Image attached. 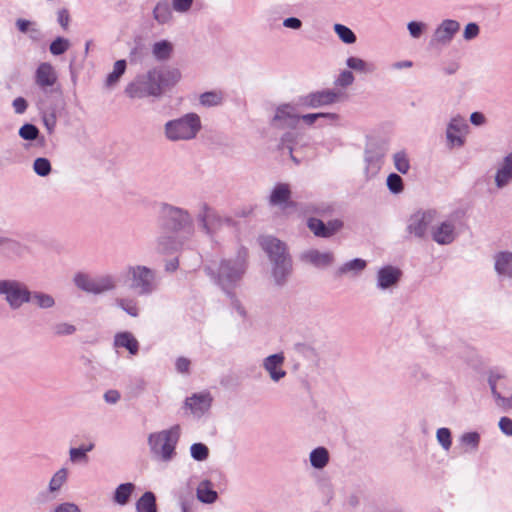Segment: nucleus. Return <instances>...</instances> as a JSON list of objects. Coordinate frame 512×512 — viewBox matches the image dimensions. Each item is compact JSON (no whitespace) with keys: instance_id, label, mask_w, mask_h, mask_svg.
I'll return each mask as SVG.
<instances>
[{"instance_id":"5701e85b","label":"nucleus","mask_w":512,"mask_h":512,"mask_svg":"<svg viewBox=\"0 0 512 512\" xmlns=\"http://www.w3.org/2000/svg\"><path fill=\"white\" fill-rule=\"evenodd\" d=\"M35 78L37 85L45 89L55 84L57 75L52 65L44 62L38 66Z\"/></svg>"},{"instance_id":"f257e3e1","label":"nucleus","mask_w":512,"mask_h":512,"mask_svg":"<svg viewBox=\"0 0 512 512\" xmlns=\"http://www.w3.org/2000/svg\"><path fill=\"white\" fill-rule=\"evenodd\" d=\"M165 232L157 238V249L166 253L187 245L194 235L193 218L187 210L170 205H161Z\"/></svg>"},{"instance_id":"6e6d98bb","label":"nucleus","mask_w":512,"mask_h":512,"mask_svg":"<svg viewBox=\"0 0 512 512\" xmlns=\"http://www.w3.org/2000/svg\"><path fill=\"white\" fill-rule=\"evenodd\" d=\"M53 331L58 336H66L71 335L76 331V328L74 325L70 323H58L53 327Z\"/></svg>"},{"instance_id":"bf43d9fd","label":"nucleus","mask_w":512,"mask_h":512,"mask_svg":"<svg viewBox=\"0 0 512 512\" xmlns=\"http://www.w3.org/2000/svg\"><path fill=\"white\" fill-rule=\"evenodd\" d=\"M193 0H172V7L176 12L186 13L190 10Z\"/></svg>"},{"instance_id":"473e14b6","label":"nucleus","mask_w":512,"mask_h":512,"mask_svg":"<svg viewBox=\"0 0 512 512\" xmlns=\"http://www.w3.org/2000/svg\"><path fill=\"white\" fill-rule=\"evenodd\" d=\"M126 70V61L125 60H118L114 63L113 70L107 75L105 86L107 88H113L118 81L120 80L121 76L125 73Z\"/></svg>"},{"instance_id":"c9c22d12","label":"nucleus","mask_w":512,"mask_h":512,"mask_svg":"<svg viewBox=\"0 0 512 512\" xmlns=\"http://www.w3.org/2000/svg\"><path fill=\"white\" fill-rule=\"evenodd\" d=\"M366 261L360 258L353 259L344 263L341 267L338 268V275H345L349 272L357 274L363 271L366 268Z\"/></svg>"},{"instance_id":"e433bc0d","label":"nucleus","mask_w":512,"mask_h":512,"mask_svg":"<svg viewBox=\"0 0 512 512\" xmlns=\"http://www.w3.org/2000/svg\"><path fill=\"white\" fill-rule=\"evenodd\" d=\"M134 490V485L132 483H124L120 484L114 493V501L119 505H125L132 492Z\"/></svg>"},{"instance_id":"7ed1b4c3","label":"nucleus","mask_w":512,"mask_h":512,"mask_svg":"<svg viewBox=\"0 0 512 512\" xmlns=\"http://www.w3.org/2000/svg\"><path fill=\"white\" fill-rule=\"evenodd\" d=\"M163 81V72L158 69H152L145 74L137 76L130 82L125 88V93L132 99L149 96L157 97L162 94Z\"/></svg>"},{"instance_id":"774afa93","label":"nucleus","mask_w":512,"mask_h":512,"mask_svg":"<svg viewBox=\"0 0 512 512\" xmlns=\"http://www.w3.org/2000/svg\"><path fill=\"white\" fill-rule=\"evenodd\" d=\"M12 105L17 114H22L27 109V101L23 97L14 99Z\"/></svg>"},{"instance_id":"6ab92c4d","label":"nucleus","mask_w":512,"mask_h":512,"mask_svg":"<svg viewBox=\"0 0 512 512\" xmlns=\"http://www.w3.org/2000/svg\"><path fill=\"white\" fill-rule=\"evenodd\" d=\"M401 276V270L396 267L390 265L382 267L377 272V286L382 290L392 288L397 285Z\"/></svg>"},{"instance_id":"a18cd8bd","label":"nucleus","mask_w":512,"mask_h":512,"mask_svg":"<svg viewBox=\"0 0 512 512\" xmlns=\"http://www.w3.org/2000/svg\"><path fill=\"white\" fill-rule=\"evenodd\" d=\"M33 170L39 176H47L51 172V164L47 158L39 157L34 160Z\"/></svg>"},{"instance_id":"4c0bfd02","label":"nucleus","mask_w":512,"mask_h":512,"mask_svg":"<svg viewBox=\"0 0 512 512\" xmlns=\"http://www.w3.org/2000/svg\"><path fill=\"white\" fill-rule=\"evenodd\" d=\"M387 153V147L382 144L375 148L374 145H370V147L365 152V160L372 164V163H379L382 158Z\"/></svg>"},{"instance_id":"864d4df0","label":"nucleus","mask_w":512,"mask_h":512,"mask_svg":"<svg viewBox=\"0 0 512 512\" xmlns=\"http://www.w3.org/2000/svg\"><path fill=\"white\" fill-rule=\"evenodd\" d=\"M387 187L394 194L401 193L403 191L402 178L395 173L389 174L387 177Z\"/></svg>"},{"instance_id":"c756f323","label":"nucleus","mask_w":512,"mask_h":512,"mask_svg":"<svg viewBox=\"0 0 512 512\" xmlns=\"http://www.w3.org/2000/svg\"><path fill=\"white\" fill-rule=\"evenodd\" d=\"M137 512H157L156 498L152 492H145L136 502Z\"/></svg>"},{"instance_id":"aec40b11","label":"nucleus","mask_w":512,"mask_h":512,"mask_svg":"<svg viewBox=\"0 0 512 512\" xmlns=\"http://www.w3.org/2000/svg\"><path fill=\"white\" fill-rule=\"evenodd\" d=\"M337 99L338 94L332 90L318 91L307 95L303 100V104L308 107L318 108L332 104L336 102Z\"/></svg>"},{"instance_id":"13d9d810","label":"nucleus","mask_w":512,"mask_h":512,"mask_svg":"<svg viewBox=\"0 0 512 512\" xmlns=\"http://www.w3.org/2000/svg\"><path fill=\"white\" fill-rule=\"evenodd\" d=\"M408 31L413 38H419L425 29V24L422 22L411 21L407 25Z\"/></svg>"},{"instance_id":"4be33fe9","label":"nucleus","mask_w":512,"mask_h":512,"mask_svg":"<svg viewBox=\"0 0 512 512\" xmlns=\"http://www.w3.org/2000/svg\"><path fill=\"white\" fill-rule=\"evenodd\" d=\"M300 117L296 114L294 107L285 104L277 108L274 121L279 122L281 127H296Z\"/></svg>"},{"instance_id":"0eeeda50","label":"nucleus","mask_w":512,"mask_h":512,"mask_svg":"<svg viewBox=\"0 0 512 512\" xmlns=\"http://www.w3.org/2000/svg\"><path fill=\"white\" fill-rule=\"evenodd\" d=\"M0 295H4L12 309H18L30 301V291L27 286L16 280H0Z\"/></svg>"},{"instance_id":"f3484780","label":"nucleus","mask_w":512,"mask_h":512,"mask_svg":"<svg viewBox=\"0 0 512 512\" xmlns=\"http://www.w3.org/2000/svg\"><path fill=\"white\" fill-rule=\"evenodd\" d=\"M260 243L263 250L268 254L271 263L289 256L286 245L277 238L266 236L261 238Z\"/></svg>"},{"instance_id":"052dcab7","label":"nucleus","mask_w":512,"mask_h":512,"mask_svg":"<svg viewBox=\"0 0 512 512\" xmlns=\"http://www.w3.org/2000/svg\"><path fill=\"white\" fill-rule=\"evenodd\" d=\"M479 35V26L476 23H469L465 26L463 38L467 41L476 38Z\"/></svg>"},{"instance_id":"49530a36","label":"nucleus","mask_w":512,"mask_h":512,"mask_svg":"<svg viewBox=\"0 0 512 512\" xmlns=\"http://www.w3.org/2000/svg\"><path fill=\"white\" fill-rule=\"evenodd\" d=\"M346 65L350 69H353V70L359 71V72H363V73H368V72L373 71V68L370 65H368L364 60L357 58V57H349L346 60Z\"/></svg>"},{"instance_id":"0e129e2a","label":"nucleus","mask_w":512,"mask_h":512,"mask_svg":"<svg viewBox=\"0 0 512 512\" xmlns=\"http://www.w3.org/2000/svg\"><path fill=\"white\" fill-rule=\"evenodd\" d=\"M54 512H81L79 506L72 502H64L57 505Z\"/></svg>"},{"instance_id":"2f4dec72","label":"nucleus","mask_w":512,"mask_h":512,"mask_svg":"<svg viewBox=\"0 0 512 512\" xmlns=\"http://www.w3.org/2000/svg\"><path fill=\"white\" fill-rule=\"evenodd\" d=\"M153 17L159 24L168 23L172 18V11L167 1L158 2L153 10Z\"/></svg>"},{"instance_id":"680f3d73","label":"nucleus","mask_w":512,"mask_h":512,"mask_svg":"<svg viewBox=\"0 0 512 512\" xmlns=\"http://www.w3.org/2000/svg\"><path fill=\"white\" fill-rule=\"evenodd\" d=\"M354 82V76L351 71H343L336 80V84L342 87L351 85Z\"/></svg>"},{"instance_id":"f03ea898","label":"nucleus","mask_w":512,"mask_h":512,"mask_svg":"<svg viewBox=\"0 0 512 512\" xmlns=\"http://www.w3.org/2000/svg\"><path fill=\"white\" fill-rule=\"evenodd\" d=\"M201 127L200 117L196 113H188L166 122L164 135L172 142L189 141L196 138Z\"/></svg>"},{"instance_id":"4468645a","label":"nucleus","mask_w":512,"mask_h":512,"mask_svg":"<svg viewBox=\"0 0 512 512\" xmlns=\"http://www.w3.org/2000/svg\"><path fill=\"white\" fill-rule=\"evenodd\" d=\"M284 361L285 357L282 352L272 354L263 360V367L274 382H278L286 376V371L283 369Z\"/></svg>"},{"instance_id":"20e7f679","label":"nucleus","mask_w":512,"mask_h":512,"mask_svg":"<svg viewBox=\"0 0 512 512\" xmlns=\"http://www.w3.org/2000/svg\"><path fill=\"white\" fill-rule=\"evenodd\" d=\"M179 434L180 428L177 425L168 430L150 434L148 444L151 451L162 460L169 461L173 457Z\"/></svg>"},{"instance_id":"f8f14e48","label":"nucleus","mask_w":512,"mask_h":512,"mask_svg":"<svg viewBox=\"0 0 512 512\" xmlns=\"http://www.w3.org/2000/svg\"><path fill=\"white\" fill-rule=\"evenodd\" d=\"M459 30L460 23L458 21L445 19L435 29L431 43L436 45H448Z\"/></svg>"},{"instance_id":"a19ab883","label":"nucleus","mask_w":512,"mask_h":512,"mask_svg":"<svg viewBox=\"0 0 512 512\" xmlns=\"http://www.w3.org/2000/svg\"><path fill=\"white\" fill-rule=\"evenodd\" d=\"M394 166L396 170L402 174H406L410 169L409 159L405 152L399 151L393 156Z\"/></svg>"},{"instance_id":"423d86ee","label":"nucleus","mask_w":512,"mask_h":512,"mask_svg":"<svg viewBox=\"0 0 512 512\" xmlns=\"http://www.w3.org/2000/svg\"><path fill=\"white\" fill-rule=\"evenodd\" d=\"M74 283L79 289L92 294H102L116 287L115 278L111 275L91 278L85 273H77L74 276Z\"/></svg>"},{"instance_id":"a211bd4d","label":"nucleus","mask_w":512,"mask_h":512,"mask_svg":"<svg viewBox=\"0 0 512 512\" xmlns=\"http://www.w3.org/2000/svg\"><path fill=\"white\" fill-rule=\"evenodd\" d=\"M468 125L464 118L454 117L450 121L447 128V139L450 144L461 146L464 143V136L467 132Z\"/></svg>"},{"instance_id":"79ce46f5","label":"nucleus","mask_w":512,"mask_h":512,"mask_svg":"<svg viewBox=\"0 0 512 512\" xmlns=\"http://www.w3.org/2000/svg\"><path fill=\"white\" fill-rule=\"evenodd\" d=\"M480 441V435L477 432L464 433L460 437L461 444L466 447L467 450H476Z\"/></svg>"},{"instance_id":"bb28decb","label":"nucleus","mask_w":512,"mask_h":512,"mask_svg":"<svg viewBox=\"0 0 512 512\" xmlns=\"http://www.w3.org/2000/svg\"><path fill=\"white\" fill-rule=\"evenodd\" d=\"M197 499L202 503L212 504L217 500L218 494L212 488L209 480L200 482L196 490Z\"/></svg>"},{"instance_id":"de8ad7c7","label":"nucleus","mask_w":512,"mask_h":512,"mask_svg":"<svg viewBox=\"0 0 512 512\" xmlns=\"http://www.w3.org/2000/svg\"><path fill=\"white\" fill-rule=\"evenodd\" d=\"M301 119L308 125H312L318 119H327L329 121H337L338 115L335 113H311L301 116Z\"/></svg>"},{"instance_id":"2eb2a0df","label":"nucleus","mask_w":512,"mask_h":512,"mask_svg":"<svg viewBox=\"0 0 512 512\" xmlns=\"http://www.w3.org/2000/svg\"><path fill=\"white\" fill-rule=\"evenodd\" d=\"M432 239L440 244L447 245L456 237L455 224L452 220H445L431 229Z\"/></svg>"},{"instance_id":"37998d69","label":"nucleus","mask_w":512,"mask_h":512,"mask_svg":"<svg viewBox=\"0 0 512 512\" xmlns=\"http://www.w3.org/2000/svg\"><path fill=\"white\" fill-rule=\"evenodd\" d=\"M309 229L317 237L328 238L326 224L317 218H310L307 222Z\"/></svg>"},{"instance_id":"393cba45","label":"nucleus","mask_w":512,"mask_h":512,"mask_svg":"<svg viewBox=\"0 0 512 512\" xmlns=\"http://www.w3.org/2000/svg\"><path fill=\"white\" fill-rule=\"evenodd\" d=\"M212 398L208 393L195 394L186 400V406L190 408L193 414L202 415L211 406Z\"/></svg>"},{"instance_id":"c85d7f7f","label":"nucleus","mask_w":512,"mask_h":512,"mask_svg":"<svg viewBox=\"0 0 512 512\" xmlns=\"http://www.w3.org/2000/svg\"><path fill=\"white\" fill-rule=\"evenodd\" d=\"M114 344L116 347L126 348L131 354H136L139 348L138 341L130 332L118 333L115 336Z\"/></svg>"},{"instance_id":"c03bdc74","label":"nucleus","mask_w":512,"mask_h":512,"mask_svg":"<svg viewBox=\"0 0 512 512\" xmlns=\"http://www.w3.org/2000/svg\"><path fill=\"white\" fill-rule=\"evenodd\" d=\"M115 301L117 306L124 310L130 316L136 317L138 315V307L133 299L116 298Z\"/></svg>"},{"instance_id":"9d476101","label":"nucleus","mask_w":512,"mask_h":512,"mask_svg":"<svg viewBox=\"0 0 512 512\" xmlns=\"http://www.w3.org/2000/svg\"><path fill=\"white\" fill-rule=\"evenodd\" d=\"M437 219L435 210L417 211L408 220L407 230L418 238H423Z\"/></svg>"},{"instance_id":"a878e982","label":"nucleus","mask_w":512,"mask_h":512,"mask_svg":"<svg viewBox=\"0 0 512 512\" xmlns=\"http://www.w3.org/2000/svg\"><path fill=\"white\" fill-rule=\"evenodd\" d=\"M69 476V470L65 467L58 469L50 478L48 483V493L57 495L61 488L66 484Z\"/></svg>"},{"instance_id":"ddd939ff","label":"nucleus","mask_w":512,"mask_h":512,"mask_svg":"<svg viewBox=\"0 0 512 512\" xmlns=\"http://www.w3.org/2000/svg\"><path fill=\"white\" fill-rule=\"evenodd\" d=\"M494 182L498 189H503L512 183V152L498 162Z\"/></svg>"},{"instance_id":"39448f33","label":"nucleus","mask_w":512,"mask_h":512,"mask_svg":"<svg viewBox=\"0 0 512 512\" xmlns=\"http://www.w3.org/2000/svg\"><path fill=\"white\" fill-rule=\"evenodd\" d=\"M127 278L130 281V287L139 295L150 294L157 287L155 272L146 266H129Z\"/></svg>"},{"instance_id":"1a4fd4ad","label":"nucleus","mask_w":512,"mask_h":512,"mask_svg":"<svg viewBox=\"0 0 512 512\" xmlns=\"http://www.w3.org/2000/svg\"><path fill=\"white\" fill-rule=\"evenodd\" d=\"M244 271V256H238L235 260L222 261L218 270L219 283L224 289H227L241 278Z\"/></svg>"},{"instance_id":"dca6fc26","label":"nucleus","mask_w":512,"mask_h":512,"mask_svg":"<svg viewBox=\"0 0 512 512\" xmlns=\"http://www.w3.org/2000/svg\"><path fill=\"white\" fill-rule=\"evenodd\" d=\"M300 259L307 264L317 268H325L330 266L334 261L332 252H321L317 249H308L301 253Z\"/></svg>"},{"instance_id":"412c9836","label":"nucleus","mask_w":512,"mask_h":512,"mask_svg":"<svg viewBox=\"0 0 512 512\" xmlns=\"http://www.w3.org/2000/svg\"><path fill=\"white\" fill-rule=\"evenodd\" d=\"M292 269L290 257L282 258L272 262V278L276 285L282 286L286 283Z\"/></svg>"},{"instance_id":"338daca9","label":"nucleus","mask_w":512,"mask_h":512,"mask_svg":"<svg viewBox=\"0 0 512 512\" xmlns=\"http://www.w3.org/2000/svg\"><path fill=\"white\" fill-rule=\"evenodd\" d=\"M500 430L507 436H512V420L508 417H501L499 420Z\"/></svg>"},{"instance_id":"b1692460","label":"nucleus","mask_w":512,"mask_h":512,"mask_svg":"<svg viewBox=\"0 0 512 512\" xmlns=\"http://www.w3.org/2000/svg\"><path fill=\"white\" fill-rule=\"evenodd\" d=\"M494 268L498 275L512 278V251H500L494 256Z\"/></svg>"},{"instance_id":"09e8293b","label":"nucleus","mask_w":512,"mask_h":512,"mask_svg":"<svg viewBox=\"0 0 512 512\" xmlns=\"http://www.w3.org/2000/svg\"><path fill=\"white\" fill-rule=\"evenodd\" d=\"M19 136L24 140H36L39 136V129L33 125L26 123L19 129Z\"/></svg>"},{"instance_id":"9b49d317","label":"nucleus","mask_w":512,"mask_h":512,"mask_svg":"<svg viewBox=\"0 0 512 512\" xmlns=\"http://www.w3.org/2000/svg\"><path fill=\"white\" fill-rule=\"evenodd\" d=\"M199 220L202 223L203 229L207 234H214L223 226H230L232 221L229 218H224L214 212L206 204H203L202 210L199 213Z\"/></svg>"},{"instance_id":"603ef678","label":"nucleus","mask_w":512,"mask_h":512,"mask_svg":"<svg viewBox=\"0 0 512 512\" xmlns=\"http://www.w3.org/2000/svg\"><path fill=\"white\" fill-rule=\"evenodd\" d=\"M191 456L197 461H204L208 458L209 450L202 443H194L190 448Z\"/></svg>"},{"instance_id":"5fc2aeb1","label":"nucleus","mask_w":512,"mask_h":512,"mask_svg":"<svg viewBox=\"0 0 512 512\" xmlns=\"http://www.w3.org/2000/svg\"><path fill=\"white\" fill-rule=\"evenodd\" d=\"M436 438L442 448L448 451L451 447V432L448 428H439L436 432Z\"/></svg>"},{"instance_id":"4d7b16f0","label":"nucleus","mask_w":512,"mask_h":512,"mask_svg":"<svg viewBox=\"0 0 512 512\" xmlns=\"http://www.w3.org/2000/svg\"><path fill=\"white\" fill-rule=\"evenodd\" d=\"M293 139L294 135L292 133H286L281 139L280 147L281 149H287L291 159L298 164L299 160L294 157L293 148L291 146Z\"/></svg>"},{"instance_id":"8fccbe9b","label":"nucleus","mask_w":512,"mask_h":512,"mask_svg":"<svg viewBox=\"0 0 512 512\" xmlns=\"http://www.w3.org/2000/svg\"><path fill=\"white\" fill-rule=\"evenodd\" d=\"M70 46L69 40L63 37H57L52 43L50 44V52L53 55H61L65 53Z\"/></svg>"},{"instance_id":"72a5a7b5","label":"nucleus","mask_w":512,"mask_h":512,"mask_svg":"<svg viewBox=\"0 0 512 512\" xmlns=\"http://www.w3.org/2000/svg\"><path fill=\"white\" fill-rule=\"evenodd\" d=\"M30 303L41 309H49L55 305L54 298L43 292H30Z\"/></svg>"},{"instance_id":"6e6552de","label":"nucleus","mask_w":512,"mask_h":512,"mask_svg":"<svg viewBox=\"0 0 512 512\" xmlns=\"http://www.w3.org/2000/svg\"><path fill=\"white\" fill-rule=\"evenodd\" d=\"M489 385L497 407L503 411L512 409V382L501 376H491Z\"/></svg>"},{"instance_id":"7c9ffc66","label":"nucleus","mask_w":512,"mask_h":512,"mask_svg":"<svg viewBox=\"0 0 512 512\" xmlns=\"http://www.w3.org/2000/svg\"><path fill=\"white\" fill-rule=\"evenodd\" d=\"M309 459L314 468L322 469L329 462V453L326 448L318 447L311 451Z\"/></svg>"},{"instance_id":"ea45409f","label":"nucleus","mask_w":512,"mask_h":512,"mask_svg":"<svg viewBox=\"0 0 512 512\" xmlns=\"http://www.w3.org/2000/svg\"><path fill=\"white\" fill-rule=\"evenodd\" d=\"M333 28L337 36L345 44H353L356 42V36L349 27L342 24H335Z\"/></svg>"},{"instance_id":"3c124183","label":"nucleus","mask_w":512,"mask_h":512,"mask_svg":"<svg viewBox=\"0 0 512 512\" xmlns=\"http://www.w3.org/2000/svg\"><path fill=\"white\" fill-rule=\"evenodd\" d=\"M93 447H94L93 444H89L86 447L71 448L69 450L70 460L72 462H77V461H81V460L86 461L87 460L86 453L91 451L93 449Z\"/></svg>"},{"instance_id":"cd10ccee","label":"nucleus","mask_w":512,"mask_h":512,"mask_svg":"<svg viewBox=\"0 0 512 512\" xmlns=\"http://www.w3.org/2000/svg\"><path fill=\"white\" fill-rule=\"evenodd\" d=\"M291 196L290 187L288 184L279 183L277 184L270 194V204L278 206L286 203Z\"/></svg>"},{"instance_id":"e2e57ef3","label":"nucleus","mask_w":512,"mask_h":512,"mask_svg":"<svg viewBox=\"0 0 512 512\" xmlns=\"http://www.w3.org/2000/svg\"><path fill=\"white\" fill-rule=\"evenodd\" d=\"M57 21L64 30L68 29L69 22H70V14H69L68 9L62 8V9L58 10Z\"/></svg>"},{"instance_id":"f704fd0d","label":"nucleus","mask_w":512,"mask_h":512,"mask_svg":"<svg viewBox=\"0 0 512 512\" xmlns=\"http://www.w3.org/2000/svg\"><path fill=\"white\" fill-rule=\"evenodd\" d=\"M173 50L172 44L167 40L154 43L152 46V54L158 60H166L170 57Z\"/></svg>"},{"instance_id":"58836bf2","label":"nucleus","mask_w":512,"mask_h":512,"mask_svg":"<svg viewBox=\"0 0 512 512\" xmlns=\"http://www.w3.org/2000/svg\"><path fill=\"white\" fill-rule=\"evenodd\" d=\"M200 103L206 107L220 105L223 101V94L220 91H209L200 95Z\"/></svg>"},{"instance_id":"69168bd1","label":"nucleus","mask_w":512,"mask_h":512,"mask_svg":"<svg viewBox=\"0 0 512 512\" xmlns=\"http://www.w3.org/2000/svg\"><path fill=\"white\" fill-rule=\"evenodd\" d=\"M325 224H326L328 238L333 236L343 226L342 221H340L338 219L330 220V221H328V223H325Z\"/></svg>"}]
</instances>
